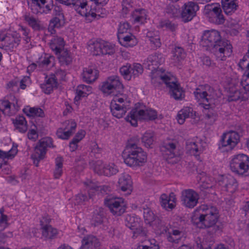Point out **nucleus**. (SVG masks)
Returning <instances> with one entry per match:
<instances>
[{"instance_id": "nucleus-1", "label": "nucleus", "mask_w": 249, "mask_h": 249, "mask_svg": "<svg viewBox=\"0 0 249 249\" xmlns=\"http://www.w3.org/2000/svg\"><path fill=\"white\" fill-rule=\"evenodd\" d=\"M200 44L207 50H210L215 56L218 61H225L230 56L232 47L229 41L222 39L220 32L215 30L204 32Z\"/></svg>"}, {"instance_id": "nucleus-2", "label": "nucleus", "mask_w": 249, "mask_h": 249, "mask_svg": "<svg viewBox=\"0 0 249 249\" xmlns=\"http://www.w3.org/2000/svg\"><path fill=\"white\" fill-rule=\"evenodd\" d=\"M218 213L216 207L203 205L193 215L192 222L198 228H207L208 233L213 235L220 230V226L216 224L219 218Z\"/></svg>"}, {"instance_id": "nucleus-3", "label": "nucleus", "mask_w": 249, "mask_h": 249, "mask_svg": "<svg viewBox=\"0 0 249 249\" xmlns=\"http://www.w3.org/2000/svg\"><path fill=\"white\" fill-rule=\"evenodd\" d=\"M194 94L196 99L202 102L200 105L203 108L205 119L210 124H213L217 117L215 110L217 95L214 89L209 85H201L196 89Z\"/></svg>"}, {"instance_id": "nucleus-4", "label": "nucleus", "mask_w": 249, "mask_h": 249, "mask_svg": "<svg viewBox=\"0 0 249 249\" xmlns=\"http://www.w3.org/2000/svg\"><path fill=\"white\" fill-rule=\"evenodd\" d=\"M151 83L156 87L164 84L170 89L171 96L175 100H181L184 97L182 89L173 81V77L170 73L166 72L164 70L160 69L153 72L151 76Z\"/></svg>"}, {"instance_id": "nucleus-5", "label": "nucleus", "mask_w": 249, "mask_h": 249, "mask_svg": "<svg viewBox=\"0 0 249 249\" xmlns=\"http://www.w3.org/2000/svg\"><path fill=\"white\" fill-rule=\"evenodd\" d=\"M137 138L131 139L123 153L124 163L130 167L140 166L146 162L147 155L142 149L138 145Z\"/></svg>"}, {"instance_id": "nucleus-6", "label": "nucleus", "mask_w": 249, "mask_h": 249, "mask_svg": "<svg viewBox=\"0 0 249 249\" xmlns=\"http://www.w3.org/2000/svg\"><path fill=\"white\" fill-rule=\"evenodd\" d=\"M99 89L108 95L112 94L114 97L121 96L123 94L124 87L118 76L112 75L101 83Z\"/></svg>"}, {"instance_id": "nucleus-7", "label": "nucleus", "mask_w": 249, "mask_h": 249, "mask_svg": "<svg viewBox=\"0 0 249 249\" xmlns=\"http://www.w3.org/2000/svg\"><path fill=\"white\" fill-rule=\"evenodd\" d=\"M157 118V112L152 109L146 110L137 108L132 109L125 117V120L133 126H137L138 120H153Z\"/></svg>"}, {"instance_id": "nucleus-8", "label": "nucleus", "mask_w": 249, "mask_h": 249, "mask_svg": "<svg viewBox=\"0 0 249 249\" xmlns=\"http://www.w3.org/2000/svg\"><path fill=\"white\" fill-rule=\"evenodd\" d=\"M230 168L239 175H249V157L244 154L234 155L230 162Z\"/></svg>"}, {"instance_id": "nucleus-9", "label": "nucleus", "mask_w": 249, "mask_h": 249, "mask_svg": "<svg viewBox=\"0 0 249 249\" xmlns=\"http://www.w3.org/2000/svg\"><path fill=\"white\" fill-rule=\"evenodd\" d=\"M129 101L126 96L121 94V96H115L111 102L110 109L113 116L121 118L129 109Z\"/></svg>"}, {"instance_id": "nucleus-10", "label": "nucleus", "mask_w": 249, "mask_h": 249, "mask_svg": "<svg viewBox=\"0 0 249 249\" xmlns=\"http://www.w3.org/2000/svg\"><path fill=\"white\" fill-rule=\"evenodd\" d=\"M48 147H55L53 144V139L50 137L44 138L37 142L35 148L34 153L31 156L34 164L36 166H38L39 161L45 158Z\"/></svg>"}, {"instance_id": "nucleus-11", "label": "nucleus", "mask_w": 249, "mask_h": 249, "mask_svg": "<svg viewBox=\"0 0 249 249\" xmlns=\"http://www.w3.org/2000/svg\"><path fill=\"white\" fill-rule=\"evenodd\" d=\"M104 203L114 215L120 216L125 211L126 203L122 197L108 196L105 199Z\"/></svg>"}, {"instance_id": "nucleus-12", "label": "nucleus", "mask_w": 249, "mask_h": 249, "mask_svg": "<svg viewBox=\"0 0 249 249\" xmlns=\"http://www.w3.org/2000/svg\"><path fill=\"white\" fill-rule=\"evenodd\" d=\"M64 4L66 5H73L77 12L82 16L87 18L91 17V18L88 20L91 21L94 19L96 14L93 12L91 9L89 10V6L86 0H64Z\"/></svg>"}, {"instance_id": "nucleus-13", "label": "nucleus", "mask_w": 249, "mask_h": 249, "mask_svg": "<svg viewBox=\"0 0 249 249\" xmlns=\"http://www.w3.org/2000/svg\"><path fill=\"white\" fill-rule=\"evenodd\" d=\"M239 139V135L235 131H231L223 134L219 143V148H225L227 151L231 150L237 144Z\"/></svg>"}, {"instance_id": "nucleus-14", "label": "nucleus", "mask_w": 249, "mask_h": 249, "mask_svg": "<svg viewBox=\"0 0 249 249\" xmlns=\"http://www.w3.org/2000/svg\"><path fill=\"white\" fill-rule=\"evenodd\" d=\"M205 10L208 11V17L210 22L217 25L222 24L225 19L222 14V11L220 5L215 3L205 6Z\"/></svg>"}, {"instance_id": "nucleus-15", "label": "nucleus", "mask_w": 249, "mask_h": 249, "mask_svg": "<svg viewBox=\"0 0 249 249\" xmlns=\"http://www.w3.org/2000/svg\"><path fill=\"white\" fill-rule=\"evenodd\" d=\"M92 167L95 173L107 177L115 175L119 171L118 167L114 163L104 164L101 160L96 161L93 163Z\"/></svg>"}, {"instance_id": "nucleus-16", "label": "nucleus", "mask_w": 249, "mask_h": 249, "mask_svg": "<svg viewBox=\"0 0 249 249\" xmlns=\"http://www.w3.org/2000/svg\"><path fill=\"white\" fill-rule=\"evenodd\" d=\"M20 36L16 33L7 34L0 37V45L5 50L13 51L20 44Z\"/></svg>"}, {"instance_id": "nucleus-17", "label": "nucleus", "mask_w": 249, "mask_h": 249, "mask_svg": "<svg viewBox=\"0 0 249 249\" xmlns=\"http://www.w3.org/2000/svg\"><path fill=\"white\" fill-rule=\"evenodd\" d=\"M199 198L198 194L193 189H186L181 192V200L187 208H194L198 203Z\"/></svg>"}, {"instance_id": "nucleus-18", "label": "nucleus", "mask_w": 249, "mask_h": 249, "mask_svg": "<svg viewBox=\"0 0 249 249\" xmlns=\"http://www.w3.org/2000/svg\"><path fill=\"white\" fill-rule=\"evenodd\" d=\"M84 184L88 193V196L83 194H79L76 195L74 203L77 205L84 204L89 199H93L96 192L99 191L100 188V187L96 186L91 181L89 182H86Z\"/></svg>"}, {"instance_id": "nucleus-19", "label": "nucleus", "mask_w": 249, "mask_h": 249, "mask_svg": "<svg viewBox=\"0 0 249 249\" xmlns=\"http://www.w3.org/2000/svg\"><path fill=\"white\" fill-rule=\"evenodd\" d=\"M198 10V5L194 2L190 1L185 3L180 12L182 21L186 23L192 20Z\"/></svg>"}, {"instance_id": "nucleus-20", "label": "nucleus", "mask_w": 249, "mask_h": 249, "mask_svg": "<svg viewBox=\"0 0 249 249\" xmlns=\"http://www.w3.org/2000/svg\"><path fill=\"white\" fill-rule=\"evenodd\" d=\"M46 0H28V4L31 12L36 15L49 13L53 8V5L46 4Z\"/></svg>"}, {"instance_id": "nucleus-21", "label": "nucleus", "mask_w": 249, "mask_h": 249, "mask_svg": "<svg viewBox=\"0 0 249 249\" xmlns=\"http://www.w3.org/2000/svg\"><path fill=\"white\" fill-rule=\"evenodd\" d=\"M50 222V219L43 217L40 220L41 226L42 236L45 240L51 241L55 239L58 234L57 230L48 224Z\"/></svg>"}, {"instance_id": "nucleus-22", "label": "nucleus", "mask_w": 249, "mask_h": 249, "mask_svg": "<svg viewBox=\"0 0 249 249\" xmlns=\"http://www.w3.org/2000/svg\"><path fill=\"white\" fill-rule=\"evenodd\" d=\"M143 217L145 222L151 225H155L160 230L163 227V230L166 231L167 228L164 222L159 217L155 215L153 212L148 208H143Z\"/></svg>"}, {"instance_id": "nucleus-23", "label": "nucleus", "mask_w": 249, "mask_h": 249, "mask_svg": "<svg viewBox=\"0 0 249 249\" xmlns=\"http://www.w3.org/2000/svg\"><path fill=\"white\" fill-rule=\"evenodd\" d=\"M218 183L224 188L225 191L232 194L237 190L238 186L236 179L231 175L222 176L218 180Z\"/></svg>"}, {"instance_id": "nucleus-24", "label": "nucleus", "mask_w": 249, "mask_h": 249, "mask_svg": "<svg viewBox=\"0 0 249 249\" xmlns=\"http://www.w3.org/2000/svg\"><path fill=\"white\" fill-rule=\"evenodd\" d=\"M164 62V58L161 53H156L148 56L145 60L143 65L149 70L153 71L158 68L159 65Z\"/></svg>"}, {"instance_id": "nucleus-25", "label": "nucleus", "mask_w": 249, "mask_h": 249, "mask_svg": "<svg viewBox=\"0 0 249 249\" xmlns=\"http://www.w3.org/2000/svg\"><path fill=\"white\" fill-rule=\"evenodd\" d=\"M19 109L18 100L15 99V102L10 103L7 100H0V110L5 115L9 116L14 115Z\"/></svg>"}, {"instance_id": "nucleus-26", "label": "nucleus", "mask_w": 249, "mask_h": 249, "mask_svg": "<svg viewBox=\"0 0 249 249\" xmlns=\"http://www.w3.org/2000/svg\"><path fill=\"white\" fill-rule=\"evenodd\" d=\"M125 225L129 229L134 230V234H141L142 230L140 225V219L134 215H127L124 219Z\"/></svg>"}, {"instance_id": "nucleus-27", "label": "nucleus", "mask_w": 249, "mask_h": 249, "mask_svg": "<svg viewBox=\"0 0 249 249\" xmlns=\"http://www.w3.org/2000/svg\"><path fill=\"white\" fill-rule=\"evenodd\" d=\"M132 181L131 177L127 174H122L118 180V186L120 189L126 192L127 194H130L132 190Z\"/></svg>"}, {"instance_id": "nucleus-28", "label": "nucleus", "mask_w": 249, "mask_h": 249, "mask_svg": "<svg viewBox=\"0 0 249 249\" xmlns=\"http://www.w3.org/2000/svg\"><path fill=\"white\" fill-rule=\"evenodd\" d=\"M100 243L97 238L92 235L85 236L82 240L81 249H99Z\"/></svg>"}, {"instance_id": "nucleus-29", "label": "nucleus", "mask_w": 249, "mask_h": 249, "mask_svg": "<svg viewBox=\"0 0 249 249\" xmlns=\"http://www.w3.org/2000/svg\"><path fill=\"white\" fill-rule=\"evenodd\" d=\"M203 147L200 142H188L186 143V150L187 152L192 155H194L199 160V155L203 151Z\"/></svg>"}, {"instance_id": "nucleus-30", "label": "nucleus", "mask_w": 249, "mask_h": 249, "mask_svg": "<svg viewBox=\"0 0 249 249\" xmlns=\"http://www.w3.org/2000/svg\"><path fill=\"white\" fill-rule=\"evenodd\" d=\"M98 76V71L91 67L84 68L82 74L83 80L88 83L95 81L97 79Z\"/></svg>"}, {"instance_id": "nucleus-31", "label": "nucleus", "mask_w": 249, "mask_h": 249, "mask_svg": "<svg viewBox=\"0 0 249 249\" xmlns=\"http://www.w3.org/2000/svg\"><path fill=\"white\" fill-rule=\"evenodd\" d=\"M58 82L55 76L51 74L49 77H46L44 83L40 85V87L46 94H50L54 88L57 87Z\"/></svg>"}, {"instance_id": "nucleus-32", "label": "nucleus", "mask_w": 249, "mask_h": 249, "mask_svg": "<svg viewBox=\"0 0 249 249\" xmlns=\"http://www.w3.org/2000/svg\"><path fill=\"white\" fill-rule=\"evenodd\" d=\"M166 227L167 228L166 231L163 230V227L161 231L162 232L165 231V232H168L167 236L168 241L173 243H178L181 240L183 236V233L182 231L177 229H169L166 226Z\"/></svg>"}, {"instance_id": "nucleus-33", "label": "nucleus", "mask_w": 249, "mask_h": 249, "mask_svg": "<svg viewBox=\"0 0 249 249\" xmlns=\"http://www.w3.org/2000/svg\"><path fill=\"white\" fill-rule=\"evenodd\" d=\"M117 37L120 43L125 47H133L138 43L137 39L135 36L129 33L126 35H118Z\"/></svg>"}, {"instance_id": "nucleus-34", "label": "nucleus", "mask_w": 249, "mask_h": 249, "mask_svg": "<svg viewBox=\"0 0 249 249\" xmlns=\"http://www.w3.org/2000/svg\"><path fill=\"white\" fill-rule=\"evenodd\" d=\"M221 3L224 12L227 15H232L238 7L237 0H221Z\"/></svg>"}, {"instance_id": "nucleus-35", "label": "nucleus", "mask_w": 249, "mask_h": 249, "mask_svg": "<svg viewBox=\"0 0 249 249\" xmlns=\"http://www.w3.org/2000/svg\"><path fill=\"white\" fill-rule=\"evenodd\" d=\"M23 18L27 24L35 31H39L41 28V21L38 18H36L29 13H25Z\"/></svg>"}, {"instance_id": "nucleus-36", "label": "nucleus", "mask_w": 249, "mask_h": 249, "mask_svg": "<svg viewBox=\"0 0 249 249\" xmlns=\"http://www.w3.org/2000/svg\"><path fill=\"white\" fill-rule=\"evenodd\" d=\"M64 46V41L63 38L61 37L54 36L50 42V48L56 54L61 53Z\"/></svg>"}, {"instance_id": "nucleus-37", "label": "nucleus", "mask_w": 249, "mask_h": 249, "mask_svg": "<svg viewBox=\"0 0 249 249\" xmlns=\"http://www.w3.org/2000/svg\"><path fill=\"white\" fill-rule=\"evenodd\" d=\"M172 53L171 59L174 65L179 64L186 57L184 49L180 47H175L172 50Z\"/></svg>"}, {"instance_id": "nucleus-38", "label": "nucleus", "mask_w": 249, "mask_h": 249, "mask_svg": "<svg viewBox=\"0 0 249 249\" xmlns=\"http://www.w3.org/2000/svg\"><path fill=\"white\" fill-rule=\"evenodd\" d=\"M16 128L21 133H25L28 129L27 122L23 116H18L12 119Z\"/></svg>"}, {"instance_id": "nucleus-39", "label": "nucleus", "mask_w": 249, "mask_h": 249, "mask_svg": "<svg viewBox=\"0 0 249 249\" xmlns=\"http://www.w3.org/2000/svg\"><path fill=\"white\" fill-rule=\"evenodd\" d=\"M194 116L193 109L191 107H186L181 109L178 114L177 120L179 124H183L186 118Z\"/></svg>"}, {"instance_id": "nucleus-40", "label": "nucleus", "mask_w": 249, "mask_h": 249, "mask_svg": "<svg viewBox=\"0 0 249 249\" xmlns=\"http://www.w3.org/2000/svg\"><path fill=\"white\" fill-rule=\"evenodd\" d=\"M160 199L161 206L166 210H172L175 206L176 198L173 196H170L169 197L166 194H162Z\"/></svg>"}, {"instance_id": "nucleus-41", "label": "nucleus", "mask_w": 249, "mask_h": 249, "mask_svg": "<svg viewBox=\"0 0 249 249\" xmlns=\"http://www.w3.org/2000/svg\"><path fill=\"white\" fill-rule=\"evenodd\" d=\"M65 24V18L54 17L50 21L48 31L51 34H55L54 28H60Z\"/></svg>"}, {"instance_id": "nucleus-42", "label": "nucleus", "mask_w": 249, "mask_h": 249, "mask_svg": "<svg viewBox=\"0 0 249 249\" xmlns=\"http://www.w3.org/2000/svg\"><path fill=\"white\" fill-rule=\"evenodd\" d=\"M162 150L164 151L167 158L172 159L176 156V144L173 142L164 143L162 147Z\"/></svg>"}, {"instance_id": "nucleus-43", "label": "nucleus", "mask_w": 249, "mask_h": 249, "mask_svg": "<svg viewBox=\"0 0 249 249\" xmlns=\"http://www.w3.org/2000/svg\"><path fill=\"white\" fill-rule=\"evenodd\" d=\"M132 16L135 22L143 23L146 19V11L144 9H137L133 11Z\"/></svg>"}, {"instance_id": "nucleus-44", "label": "nucleus", "mask_w": 249, "mask_h": 249, "mask_svg": "<svg viewBox=\"0 0 249 249\" xmlns=\"http://www.w3.org/2000/svg\"><path fill=\"white\" fill-rule=\"evenodd\" d=\"M103 216V209L102 208H97L93 212L91 221V224L95 227L102 224Z\"/></svg>"}, {"instance_id": "nucleus-45", "label": "nucleus", "mask_w": 249, "mask_h": 249, "mask_svg": "<svg viewBox=\"0 0 249 249\" xmlns=\"http://www.w3.org/2000/svg\"><path fill=\"white\" fill-rule=\"evenodd\" d=\"M146 36L150 41L151 46L153 49H156L160 47V37L157 32L154 34L152 32H149L147 34Z\"/></svg>"}, {"instance_id": "nucleus-46", "label": "nucleus", "mask_w": 249, "mask_h": 249, "mask_svg": "<svg viewBox=\"0 0 249 249\" xmlns=\"http://www.w3.org/2000/svg\"><path fill=\"white\" fill-rule=\"evenodd\" d=\"M23 111L28 116L43 117L45 115L43 110L39 107H27Z\"/></svg>"}, {"instance_id": "nucleus-47", "label": "nucleus", "mask_w": 249, "mask_h": 249, "mask_svg": "<svg viewBox=\"0 0 249 249\" xmlns=\"http://www.w3.org/2000/svg\"><path fill=\"white\" fill-rule=\"evenodd\" d=\"M103 40H97L92 41L89 45L90 50L94 55H99L102 54Z\"/></svg>"}, {"instance_id": "nucleus-48", "label": "nucleus", "mask_w": 249, "mask_h": 249, "mask_svg": "<svg viewBox=\"0 0 249 249\" xmlns=\"http://www.w3.org/2000/svg\"><path fill=\"white\" fill-rule=\"evenodd\" d=\"M91 89L92 88L89 86L79 85L76 89V93L77 96L75 98H78L80 99L81 97L87 96L91 92Z\"/></svg>"}, {"instance_id": "nucleus-49", "label": "nucleus", "mask_w": 249, "mask_h": 249, "mask_svg": "<svg viewBox=\"0 0 249 249\" xmlns=\"http://www.w3.org/2000/svg\"><path fill=\"white\" fill-rule=\"evenodd\" d=\"M63 162V160L61 157H58L55 159V168L53 172L55 178H60L62 174Z\"/></svg>"}, {"instance_id": "nucleus-50", "label": "nucleus", "mask_w": 249, "mask_h": 249, "mask_svg": "<svg viewBox=\"0 0 249 249\" xmlns=\"http://www.w3.org/2000/svg\"><path fill=\"white\" fill-rule=\"evenodd\" d=\"M166 14L171 18H176L179 16L180 11L178 5H169L165 10Z\"/></svg>"}, {"instance_id": "nucleus-51", "label": "nucleus", "mask_w": 249, "mask_h": 249, "mask_svg": "<svg viewBox=\"0 0 249 249\" xmlns=\"http://www.w3.org/2000/svg\"><path fill=\"white\" fill-rule=\"evenodd\" d=\"M154 141V133L151 131L146 132L142 138V141L146 147H150Z\"/></svg>"}, {"instance_id": "nucleus-52", "label": "nucleus", "mask_w": 249, "mask_h": 249, "mask_svg": "<svg viewBox=\"0 0 249 249\" xmlns=\"http://www.w3.org/2000/svg\"><path fill=\"white\" fill-rule=\"evenodd\" d=\"M60 53L59 60L61 65H69L71 63L72 58L68 51H61Z\"/></svg>"}, {"instance_id": "nucleus-53", "label": "nucleus", "mask_w": 249, "mask_h": 249, "mask_svg": "<svg viewBox=\"0 0 249 249\" xmlns=\"http://www.w3.org/2000/svg\"><path fill=\"white\" fill-rule=\"evenodd\" d=\"M142 66L139 63H135L132 66H131L130 73L131 78H134L138 77L143 72Z\"/></svg>"}, {"instance_id": "nucleus-54", "label": "nucleus", "mask_w": 249, "mask_h": 249, "mask_svg": "<svg viewBox=\"0 0 249 249\" xmlns=\"http://www.w3.org/2000/svg\"><path fill=\"white\" fill-rule=\"evenodd\" d=\"M159 26L161 28H165L172 32L175 31L177 27L176 24L172 23L169 20H161L159 23Z\"/></svg>"}, {"instance_id": "nucleus-55", "label": "nucleus", "mask_w": 249, "mask_h": 249, "mask_svg": "<svg viewBox=\"0 0 249 249\" xmlns=\"http://www.w3.org/2000/svg\"><path fill=\"white\" fill-rule=\"evenodd\" d=\"M130 30V25L127 22H121L120 23L118 29V35H124L128 33Z\"/></svg>"}, {"instance_id": "nucleus-56", "label": "nucleus", "mask_w": 249, "mask_h": 249, "mask_svg": "<svg viewBox=\"0 0 249 249\" xmlns=\"http://www.w3.org/2000/svg\"><path fill=\"white\" fill-rule=\"evenodd\" d=\"M63 128L74 133L77 126L76 122L72 120H67L63 124Z\"/></svg>"}, {"instance_id": "nucleus-57", "label": "nucleus", "mask_w": 249, "mask_h": 249, "mask_svg": "<svg viewBox=\"0 0 249 249\" xmlns=\"http://www.w3.org/2000/svg\"><path fill=\"white\" fill-rule=\"evenodd\" d=\"M130 70L131 66L130 65H126L122 66L120 69V72L125 79L130 80L131 79Z\"/></svg>"}, {"instance_id": "nucleus-58", "label": "nucleus", "mask_w": 249, "mask_h": 249, "mask_svg": "<svg viewBox=\"0 0 249 249\" xmlns=\"http://www.w3.org/2000/svg\"><path fill=\"white\" fill-rule=\"evenodd\" d=\"M103 45H102V55L105 54H111L114 53V48L112 45L110 44L109 43L105 42V41H103Z\"/></svg>"}, {"instance_id": "nucleus-59", "label": "nucleus", "mask_w": 249, "mask_h": 249, "mask_svg": "<svg viewBox=\"0 0 249 249\" xmlns=\"http://www.w3.org/2000/svg\"><path fill=\"white\" fill-rule=\"evenodd\" d=\"M73 134L71 131H68V130L63 128H59L56 132L57 137L63 140L68 139Z\"/></svg>"}, {"instance_id": "nucleus-60", "label": "nucleus", "mask_w": 249, "mask_h": 249, "mask_svg": "<svg viewBox=\"0 0 249 249\" xmlns=\"http://www.w3.org/2000/svg\"><path fill=\"white\" fill-rule=\"evenodd\" d=\"M17 148H12L8 152H3L0 150V158L9 159L14 157L17 153Z\"/></svg>"}, {"instance_id": "nucleus-61", "label": "nucleus", "mask_w": 249, "mask_h": 249, "mask_svg": "<svg viewBox=\"0 0 249 249\" xmlns=\"http://www.w3.org/2000/svg\"><path fill=\"white\" fill-rule=\"evenodd\" d=\"M53 14L55 16V17L59 18H65L62 8L60 6H54L53 10Z\"/></svg>"}, {"instance_id": "nucleus-62", "label": "nucleus", "mask_w": 249, "mask_h": 249, "mask_svg": "<svg viewBox=\"0 0 249 249\" xmlns=\"http://www.w3.org/2000/svg\"><path fill=\"white\" fill-rule=\"evenodd\" d=\"M101 151L102 149L99 147L96 143H93L91 145V154H93L96 158H98Z\"/></svg>"}, {"instance_id": "nucleus-63", "label": "nucleus", "mask_w": 249, "mask_h": 249, "mask_svg": "<svg viewBox=\"0 0 249 249\" xmlns=\"http://www.w3.org/2000/svg\"><path fill=\"white\" fill-rule=\"evenodd\" d=\"M53 60L54 58L52 56L45 57L43 60L40 61L39 65L42 67H47L49 65Z\"/></svg>"}, {"instance_id": "nucleus-64", "label": "nucleus", "mask_w": 249, "mask_h": 249, "mask_svg": "<svg viewBox=\"0 0 249 249\" xmlns=\"http://www.w3.org/2000/svg\"><path fill=\"white\" fill-rule=\"evenodd\" d=\"M86 132L84 130H80L78 131L72 140H73L76 142H79L84 138Z\"/></svg>"}]
</instances>
